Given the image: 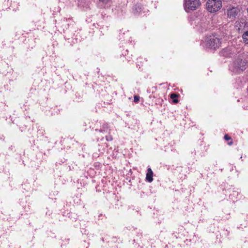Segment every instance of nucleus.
Segmentation results:
<instances>
[{"mask_svg": "<svg viewBox=\"0 0 248 248\" xmlns=\"http://www.w3.org/2000/svg\"><path fill=\"white\" fill-rule=\"evenodd\" d=\"M232 141H231L229 143V145H232Z\"/></svg>", "mask_w": 248, "mask_h": 248, "instance_id": "2eb2a0df", "label": "nucleus"}, {"mask_svg": "<svg viewBox=\"0 0 248 248\" xmlns=\"http://www.w3.org/2000/svg\"><path fill=\"white\" fill-rule=\"evenodd\" d=\"M222 7L220 0H208L206 3V9L210 13L218 11Z\"/></svg>", "mask_w": 248, "mask_h": 248, "instance_id": "7ed1b4c3", "label": "nucleus"}, {"mask_svg": "<svg viewBox=\"0 0 248 248\" xmlns=\"http://www.w3.org/2000/svg\"><path fill=\"white\" fill-rule=\"evenodd\" d=\"M247 66L248 61L238 57L230 63L229 70L232 75H240L246 70Z\"/></svg>", "mask_w": 248, "mask_h": 248, "instance_id": "f257e3e1", "label": "nucleus"}, {"mask_svg": "<svg viewBox=\"0 0 248 248\" xmlns=\"http://www.w3.org/2000/svg\"><path fill=\"white\" fill-rule=\"evenodd\" d=\"M100 1H102L103 2H105L107 1L108 0H99Z\"/></svg>", "mask_w": 248, "mask_h": 248, "instance_id": "4468645a", "label": "nucleus"}, {"mask_svg": "<svg viewBox=\"0 0 248 248\" xmlns=\"http://www.w3.org/2000/svg\"><path fill=\"white\" fill-rule=\"evenodd\" d=\"M153 172L152 170V169L151 168H148L147 169V173L146 174V180L149 182H152L153 180Z\"/></svg>", "mask_w": 248, "mask_h": 248, "instance_id": "423d86ee", "label": "nucleus"}, {"mask_svg": "<svg viewBox=\"0 0 248 248\" xmlns=\"http://www.w3.org/2000/svg\"><path fill=\"white\" fill-rule=\"evenodd\" d=\"M200 0H184V8L186 12L194 11L197 9L200 6Z\"/></svg>", "mask_w": 248, "mask_h": 248, "instance_id": "20e7f679", "label": "nucleus"}, {"mask_svg": "<svg viewBox=\"0 0 248 248\" xmlns=\"http://www.w3.org/2000/svg\"><path fill=\"white\" fill-rule=\"evenodd\" d=\"M106 139L108 141H111L113 140L112 136L111 135L106 136Z\"/></svg>", "mask_w": 248, "mask_h": 248, "instance_id": "9b49d317", "label": "nucleus"}, {"mask_svg": "<svg viewBox=\"0 0 248 248\" xmlns=\"http://www.w3.org/2000/svg\"><path fill=\"white\" fill-rule=\"evenodd\" d=\"M242 38L244 42L246 44H248V30L243 33Z\"/></svg>", "mask_w": 248, "mask_h": 248, "instance_id": "6e6552de", "label": "nucleus"}, {"mask_svg": "<svg viewBox=\"0 0 248 248\" xmlns=\"http://www.w3.org/2000/svg\"><path fill=\"white\" fill-rule=\"evenodd\" d=\"M109 130L108 124H104L99 130L100 132H108Z\"/></svg>", "mask_w": 248, "mask_h": 248, "instance_id": "0eeeda50", "label": "nucleus"}, {"mask_svg": "<svg viewBox=\"0 0 248 248\" xmlns=\"http://www.w3.org/2000/svg\"><path fill=\"white\" fill-rule=\"evenodd\" d=\"M206 46L211 48L216 49L220 46L221 42L217 35H210L205 39Z\"/></svg>", "mask_w": 248, "mask_h": 248, "instance_id": "f03ea898", "label": "nucleus"}, {"mask_svg": "<svg viewBox=\"0 0 248 248\" xmlns=\"http://www.w3.org/2000/svg\"><path fill=\"white\" fill-rule=\"evenodd\" d=\"M224 139L226 140H229L231 139V138L228 135H225L224 136Z\"/></svg>", "mask_w": 248, "mask_h": 248, "instance_id": "ddd939ff", "label": "nucleus"}, {"mask_svg": "<svg viewBox=\"0 0 248 248\" xmlns=\"http://www.w3.org/2000/svg\"><path fill=\"white\" fill-rule=\"evenodd\" d=\"M227 50V49H224L221 52V54H222V55L226 57L229 56L228 54L226 53Z\"/></svg>", "mask_w": 248, "mask_h": 248, "instance_id": "9d476101", "label": "nucleus"}, {"mask_svg": "<svg viewBox=\"0 0 248 248\" xmlns=\"http://www.w3.org/2000/svg\"><path fill=\"white\" fill-rule=\"evenodd\" d=\"M170 98L172 99L173 102L174 103H177L178 102V100L176 99L178 97V95L176 93H171L170 95Z\"/></svg>", "mask_w": 248, "mask_h": 248, "instance_id": "1a4fd4ad", "label": "nucleus"}, {"mask_svg": "<svg viewBox=\"0 0 248 248\" xmlns=\"http://www.w3.org/2000/svg\"><path fill=\"white\" fill-rule=\"evenodd\" d=\"M240 15V9L238 7H232L227 10L228 17L232 20Z\"/></svg>", "mask_w": 248, "mask_h": 248, "instance_id": "39448f33", "label": "nucleus"}, {"mask_svg": "<svg viewBox=\"0 0 248 248\" xmlns=\"http://www.w3.org/2000/svg\"><path fill=\"white\" fill-rule=\"evenodd\" d=\"M140 100V96L138 95H135L134 97V101L135 103H138Z\"/></svg>", "mask_w": 248, "mask_h": 248, "instance_id": "f8f14e48", "label": "nucleus"}]
</instances>
